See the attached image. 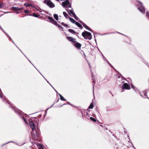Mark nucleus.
<instances>
[{
  "label": "nucleus",
  "mask_w": 149,
  "mask_h": 149,
  "mask_svg": "<svg viewBox=\"0 0 149 149\" xmlns=\"http://www.w3.org/2000/svg\"><path fill=\"white\" fill-rule=\"evenodd\" d=\"M146 15L149 17V13L148 12H146Z\"/></svg>",
  "instance_id": "393cba45"
},
{
  "label": "nucleus",
  "mask_w": 149,
  "mask_h": 149,
  "mask_svg": "<svg viewBox=\"0 0 149 149\" xmlns=\"http://www.w3.org/2000/svg\"><path fill=\"white\" fill-rule=\"evenodd\" d=\"M38 149H43V148L41 147L40 148H39Z\"/></svg>",
  "instance_id": "c85d7f7f"
},
{
  "label": "nucleus",
  "mask_w": 149,
  "mask_h": 149,
  "mask_svg": "<svg viewBox=\"0 0 149 149\" xmlns=\"http://www.w3.org/2000/svg\"><path fill=\"white\" fill-rule=\"evenodd\" d=\"M12 8L13 10H17L19 9L18 8H17V7H13Z\"/></svg>",
  "instance_id": "aec40b11"
},
{
  "label": "nucleus",
  "mask_w": 149,
  "mask_h": 149,
  "mask_svg": "<svg viewBox=\"0 0 149 149\" xmlns=\"http://www.w3.org/2000/svg\"><path fill=\"white\" fill-rule=\"evenodd\" d=\"M49 19L53 24H54L55 25L56 24V22L54 21V20L53 19V18L49 17Z\"/></svg>",
  "instance_id": "6e6552de"
},
{
  "label": "nucleus",
  "mask_w": 149,
  "mask_h": 149,
  "mask_svg": "<svg viewBox=\"0 0 149 149\" xmlns=\"http://www.w3.org/2000/svg\"><path fill=\"white\" fill-rule=\"evenodd\" d=\"M90 119H91L93 121H94V122H96V120L95 119H94V118H92V117H90Z\"/></svg>",
  "instance_id": "6ab92c4d"
},
{
  "label": "nucleus",
  "mask_w": 149,
  "mask_h": 149,
  "mask_svg": "<svg viewBox=\"0 0 149 149\" xmlns=\"http://www.w3.org/2000/svg\"><path fill=\"white\" fill-rule=\"evenodd\" d=\"M44 2L50 8H52L55 7L54 4L50 0H45Z\"/></svg>",
  "instance_id": "7ed1b4c3"
},
{
  "label": "nucleus",
  "mask_w": 149,
  "mask_h": 149,
  "mask_svg": "<svg viewBox=\"0 0 149 149\" xmlns=\"http://www.w3.org/2000/svg\"><path fill=\"white\" fill-rule=\"evenodd\" d=\"M24 120L26 122V123H27L26 122V121L24 119Z\"/></svg>",
  "instance_id": "7c9ffc66"
},
{
  "label": "nucleus",
  "mask_w": 149,
  "mask_h": 149,
  "mask_svg": "<svg viewBox=\"0 0 149 149\" xmlns=\"http://www.w3.org/2000/svg\"><path fill=\"white\" fill-rule=\"evenodd\" d=\"M59 95L60 99L62 101H66V100L60 94H59Z\"/></svg>",
  "instance_id": "4468645a"
},
{
  "label": "nucleus",
  "mask_w": 149,
  "mask_h": 149,
  "mask_svg": "<svg viewBox=\"0 0 149 149\" xmlns=\"http://www.w3.org/2000/svg\"><path fill=\"white\" fill-rule=\"evenodd\" d=\"M3 3L0 2V8H2L3 6Z\"/></svg>",
  "instance_id": "412c9836"
},
{
  "label": "nucleus",
  "mask_w": 149,
  "mask_h": 149,
  "mask_svg": "<svg viewBox=\"0 0 149 149\" xmlns=\"http://www.w3.org/2000/svg\"><path fill=\"white\" fill-rule=\"evenodd\" d=\"M70 21L72 23H74L75 22V21L71 17L69 18Z\"/></svg>",
  "instance_id": "2eb2a0df"
},
{
  "label": "nucleus",
  "mask_w": 149,
  "mask_h": 149,
  "mask_svg": "<svg viewBox=\"0 0 149 149\" xmlns=\"http://www.w3.org/2000/svg\"><path fill=\"white\" fill-rule=\"evenodd\" d=\"M25 13H29V11L28 10H25L24 11Z\"/></svg>",
  "instance_id": "b1692460"
},
{
  "label": "nucleus",
  "mask_w": 149,
  "mask_h": 149,
  "mask_svg": "<svg viewBox=\"0 0 149 149\" xmlns=\"http://www.w3.org/2000/svg\"><path fill=\"white\" fill-rule=\"evenodd\" d=\"M68 31L69 32L73 34H75V32L72 29H69Z\"/></svg>",
  "instance_id": "9b49d317"
},
{
  "label": "nucleus",
  "mask_w": 149,
  "mask_h": 149,
  "mask_svg": "<svg viewBox=\"0 0 149 149\" xmlns=\"http://www.w3.org/2000/svg\"><path fill=\"white\" fill-rule=\"evenodd\" d=\"M33 16L36 17H39V15H36L35 13H33Z\"/></svg>",
  "instance_id": "5701e85b"
},
{
  "label": "nucleus",
  "mask_w": 149,
  "mask_h": 149,
  "mask_svg": "<svg viewBox=\"0 0 149 149\" xmlns=\"http://www.w3.org/2000/svg\"><path fill=\"white\" fill-rule=\"evenodd\" d=\"M67 40L70 41L74 43L76 42V39L71 37H67Z\"/></svg>",
  "instance_id": "423d86ee"
},
{
  "label": "nucleus",
  "mask_w": 149,
  "mask_h": 149,
  "mask_svg": "<svg viewBox=\"0 0 149 149\" xmlns=\"http://www.w3.org/2000/svg\"><path fill=\"white\" fill-rule=\"evenodd\" d=\"M38 135H36V136H35V138H38Z\"/></svg>",
  "instance_id": "cd10ccee"
},
{
  "label": "nucleus",
  "mask_w": 149,
  "mask_h": 149,
  "mask_svg": "<svg viewBox=\"0 0 149 149\" xmlns=\"http://www.w3.org/2000/svg\"><path fill=\"white\" fill-rule=\"evenodd\" d=\"M139 9L142 13H144L145 11V9L143 7H142V8H139Z\"/></svg>",
  "instance_id": "9d476101"
},
{
  "label": "nucleus",
  "mask_w": 149,
  "mask_h": 149,
  "mask_svg": "<svg viewBox=\"0 0 149 149\" xmlns=\"http://www.w3.org/2000/svg\"><path fill=\"white\" fill-rule=\"evenodd\" d=\"M29 124L32 130H34L35 129V125L33 123L32 121H29Z\"/></svg>",
  "instance_id": "0eeeda50"
},
{
  "label": "nucleus",
  "mask_w": 149,
  "mask_h": 149,
  "mask_svg": "<svg viewBox=\"0 0 149 149\" xmlns=\"http://www.w3.org/2000/svg\"><path fill=\"white\" fill-rule=\"evenodd\" d=\"M74 45L77 48H80L81 46V44L78 42L75 44Z\"/></svg>",
  "instance_id": "1a4fd4ad"
},
{
  "label": "nucleus",
  "mask_w": 149,
  "mask_h": 149,
  "mask_svg": "<svg viewBox=\"0 0 149 149\" xmlns=\"http://www.w3.org/2000/svg\"><path fill=\"white\" fill-rule=\"evenodd\" d=\"M83 26L86 29H88V30L89 29V27L87 26H86V24H84L83 25Z\"/></svg>",
  "instance_id": "4be33fe9"
},
{
  "label": "nucleus",
  "mask_w": 149,
  "mask_h": 149,
  "mask_svg": "<svg viewBox=\"0 0 149 149\" xmlns=\"http://www.w3.org/2000/svg\"><path fill=\"white\" fill-rule=\"evenodd\" d=\"M82 35L84 38L85 39H88L89 40L92 38V35L91 34L87 31H86L83 32Z\"/></svg>",
  "instance_id": "f257e3e1"
},
{
  "label": "nucleus",
  "mask_w": 149,
  "mask_h": 149,
  "mask_svg": "<svg viewBox=\"0 0 149 149\" xmlns=\"http://www.w3.org/2000/svg\"><path fill=\"white\" fill-rule=\"evenodd\" d=\"M63 24V26H67V25H66V24H63H63Z\"/></svg>",
  "instance_id": "bb28decb"
},
{
  "label": "nucleus",
  "mask_w": 149,
  "mask_h": 149,
  "mask_svg": "<svg viewBox=\"0 0 149 149\" xmlns=\"http://www.w3.org/2000/svg\"><path fill=\"white\" fill-rule=\"evenodd\" d=\"M24 5L27 7L29 6H31V4L29 3H25L24 4Z\"/></svg>",
  "instance_id": "f3484780"
},
{
  "label": "nucleus",
  "mask_w": 149,
  "mask_h": 149,
  "mask_svg": "<svg viewBox=\"0 0 149 149\" xmlns=\"http://www.w3.org/2000/svg\"><path fill=\"white\" fill-rule=\"evenodd\" d=\"M75 24L79 27L81 28L82 27V26L78 22H76Z\"/></svg>",
  "instance_id": "ddd939ff"
},
{
  "label": "nucleus",
  "mask_w": 149,
  "mask_h": 149,
  "mask_svg": "<svg viewBox=\"0 0 149 149\" xmlns=\"http://www.w3.org/2000/svg\"><path fill=\"white\" fill-rule=\"evenodd\" d=\"M66 10L68 12V13L70 16L74 17L76 19H77V17L76 15L74 13V12L71 9L68 10V9H66Z\"/></svg>",
  "instance_id": "20e7f679"
},
{
  "label": "nucleus",
  "mask_w": 149,
  "mask_h": 149,
  "mask_svg": "<svg viewBox=\"0 0 149 149\" xmlns=\"http://www.w3.org/2000/svg\"><path fill=\"white\" fill-rule=\"evenodd\" d=\"M122 88L123 89L124 88L126 89L129 90L130 89V85L127 84L125 83L123 85Z\"/></svg>",
  "instance_id": "39448f33"
},
{
  "label": "nucleus",
  "mask_w": 149,
  "mask_h": 149,
  "mask_svg": "<svg viewBox=\"0 0 149 149\" xmlns=\"http://www.w3.org/2000/svg\"><path fill=\"white\" fill-rule=\"evenodd\" d=\"M57 26L58 27H59L61 28H62V27H61V26L60 25H58Z\"/></svg>",
  "instance_id": "a878e982"
},
{
  "label": "nucleus",
  "mask_w": 149,
  "mask_h": 149,
  "mask_svg": "<svg viewBox=\"0 0 149 149\" xmlns=\"http://www.w3.org/2000/svg\"><path fill=\"white\" fill-rule=\"evenodd\" d=\"M54 18L56 20H58V17L57 15L55 14L54 15Z\"/></svg>",
  "instance_id": "dca6fc26"
},
{
  "label": "nucleus",
  "mask_w": 149,
  "mask_h": 149,
  "mask_svg": "<svg viewBox=\"0 0 149 149\" xmlns=\"http://www.w3.org/2000/svg\"><path fill=\"white\" fill-rule=\"evenodd\" d=\"M62 5L64 8H66L68 7H71V5L70 2L68 0L63 2L62 3Z\"/></svg>",
  "instance_id": "f03ea898"
},
{
  "label": "nucleus",
  "mask_w": 149,
  "mask_h": 149,
  "mask_svg": "<svg viewBox=\"0 0 149 149\" xmlns=\"http://www.w3.org/2000/svg\"><path fill=\"white\" fill-rule=\"evenodd\" d=\"M2 95H1V94H0V97H2Z\"/></svg>",
  "instance_id": "c756f323"
},
{
  "label": "nucleus",
  "mask_w": 149,
  "mask_h": 149,
  "mask_svg": "<svg viewBox=\"0 0 149 149\" xmlns=\"http://www.w3.org/2000/svg\"><path fill=\"white\" fill-rule=\"evenodd\" d=\"M93 104L92 103H91L88 107L89 109H93Z\"/></svg>",
  "instance_id": "a211bd4d"
},
{
  "label": "nucleus",
  "mask_w": 149,
  "mask_h": 149,
  "mask_svg": "<svg viewBox=\"0 0 149 149\" xmlns=\"http://www.w3.org/2000/svg\"><path fill=\"white\" fill-rule=\"evenodd\" d=\"M63 13L65 17L67 18L69 16L65 12H63Z\"/></svg>",
  "instance_id": "f8f14e48"
}]
</instances>
